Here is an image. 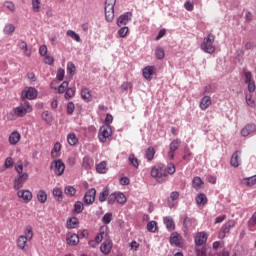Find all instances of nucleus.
<instances>
[{
  "mask_svg": "<svg viewBox=\"0 0 256 256\" xmlns=\"http://www.w3.org/2000/svg\"><path fill=\"white\" fill-rule=\"evenodd\" d=\"M213 43H215V36H213V34H208L207 37L203 39L200 49H202L204 53H209V55H212V53L215 51V46H213Z\"/></svg>",
  "mask_w": 256,
  "mask_h": 256,
  "instance_id": "obj_1",
  "label": "nucleus"
},
{
  "mask_svg": "<svg viewBox=\"0 0 256 256\" xmlns=\"http://www.w3.org/2000/svg\"><path fill=\"white\" fill-rule=\"evenodd\" d=\"M33 239V228L31 226H27L25 229V235H22L18 238L17 245L19 249H25V245H27V241H31Z\"/></svg>",
  "mask_w": 256,
  "mask_h": 256,
  "instance_id": "obj_2",
  "label": "nucleus"
},
{
  "mask_svg": "<svg viewBox=\"0 0 256 256\" xmlns=\"http://www.w3.org/2000/svg\"><path fill=\"white\" fill-rule=\"evenodd\" d=\"M50 169L54 171L57 177H61V175L65 173V163H63V160L61 159L54 160L50 164Z\"/></svg>",
  "mask_w": 256,
  "mask_h": 256,
  "instance_id": "obj_3",
  "label": "nucleus"
},
{
  "mask_svg": "<svg viewBox=\"0 0 256 256\" xmlns=\"http://www.w3.org/2000/svg\"><path fill=\"white\" fill-rule=\"evenodd\" d=\"M105 17L108 23L115 19V2H105Z\"/></svg>",
  "mask_w": 256,
  "mask_h": 256,
  "instance_id": "obj_4",
  "label": "nucleus"
},
{
  "mask_svg": "<svg viewBox=\"0 0 256 256\" xmlns=\"http://www.w3.org/2000/svg\"><path fill=\"white\" fill-rule=\"evenodd\" d=\"M113 134L111 125H105L100 128L98 138L101 143H105L109 137Z\"/></svg>",
  "mask_w": 256,
  "mask_h": 256,
  "instance_id": "obj_5",
  "label": "nucleus"
},
{
  "mask_svg": "<svg viewBox=\"0 0 256 256\" xmlns=\"http://www.w3.org/2000/svg\"><path fill=\"white\" fill-rule=\"evenodd\" d=\"M22 99H37V89L34 87H26L21 94Z\"/></svg>",
  "mask_w": 256,
  "mask_h": 256,
  "instance_id": "obj_6",
  "label": "nucleus"
},
{
  "mask_svg": "<svg viewBox=\"0 0 256 256\" xmlns=\"http://www.w3.org/2000/svg\"><path fill=\"white\" fill-rule=\"evenodd\" d=\"M95 195H97V190L95 188L89 189L84 195V203L86 205H93L95 203Z\"/></svg>",
  "mask_w": 256,
  "mask_h": 256,
  "instance_id": "obj_7",
  "label": "nucleus"
},
{
  "mask_svg": "<svg viewBox=\"0 0 256 256\" xmlns=\"http://www.w3.org/2000/svg\"><path fill=\"white\" fill-rule=\"evenodd\" d=\"M111 249H113V241L106 238L100 246V251L103 255H109V253H111Z\"/></svg>",
  "mask_w": 256,
  "mask_h": 256,
  "instance_id": "obj_8",
  "label": "nucleus"
},
{
  "mask_svg": "<svg viewBox=\"0 0 256 256\" xmlns=\"http://www.w3.org/2000/svg\"><path fill=\"white\" fill-rule=\"evenodd\" d=\"M132 18L133 13L131 12H125L124 14L120 15L117 19L118 27H121V25H127Z\"/></svg>",
  "mask_w": 256,
  "mask_h": 256,
  "instance_id": "obj_9",
  "label": "nucleus"
},
{
  "mask_svg": "<svg viewBox=\"0 0 256 256\" xmlns=\"http://www.w3.org/2000/svg\"><path fill=\"white\" fill-rule=\"evenodd\" d=\"M142 75L144 79H147V81H151L153 79V75H155V66H146L142 70Z\"/></svg>",
  "mask_w": 256,
  "mask_h": 256,
  "instance_id": "obj_10",
  "label": "nucleus"
},
{
  "mask_svg": "<svg viewBox=\"0 0 256 256\" xmlns=\"http://www.w3.org/2000/svg\"><path fill=\"white\" fill-rule=\"evenodd\" d=\"M17 197H19V199L24 200V202L29 203V201L33 199V193H31V191L29 190H19L17 192Z\"/></svg>",
  "mask_w": 256,
  "mask_h": 256,
  "instance_id": "obj_11",
  "label": "nucleus"
},
{
  "mask_svg": "<svg viewBox=\"0 0 256 256\" xmlns=\"http://www.w3.org/2000/svg\"><path fill=\"white\" fill-rule=\"evenodd\" d=\"M241 150H237L232 154L230 165L231 167H239L241 165Z\"/></svg>",
  "mask_w": 256,
  "mask_h": 256,
  "instance_id": "obj_12",
  "label": "nucleus"
},
{
  "mask_svg": "<svg viewBox=\"0 0 256 256\" xmlns=\"http://www.w3.org/2000/svg\"><path fill=\"white\" fill-rule=\"evenodd\" d=\"M195 243L198 247H201V245H205V243H207V233L205 232L197 233L195 237Z\"/></svg>",
  "mask_w": 256,
  "mask_h": 256,
  "instance_id": "obj_13",
  "label": "nucleus"
},
{
  "mask_svg": "<svg viewBox=\"0 0 256 256\" xmlns=\"http://www.w3.org/2000/svg\"><path fill=\"white\" fill-rule=\"evenodd\" d=\"M15 171L18 173L16 177L22 179L23 181H27V179H29V174H27V172H23L22 163L15 166Z\"/></svg>",
  "mask_w": 256,
  "mask_h": 256,
  "instance_id": "obj_14",
  "label": "nucleus"
},
{
  "mask_svg": "<svg viewBox=\"0 0 256 256\" xmlns=\"http://www.w3.org/2000/svg\"><path fill=\"white\" fill-rule=\"evenodd\" d=\"M192 187H193V189H195L196 191H200V189H204L205 183L203 182V180L201 179V177L196 176V177H194L193 180H192Z\"/></svg>",
  "mask_w": 256,
  "mask_h": 256,
  "instance_id": "obj_15",
  "label": "nucleus"
},
{
  "mask_svg": "<svg viewBox=\"0 0 256 256\" xmlns=\"http://www.w3.org/2000/svg\"><path fill=\"white\" fill-rule=\"evenodd\" d=\"M66 242L68 245H79V234L68 233L66 236Z\"/></svg>",
  "mask_w": 256,
  "mask_h": 256,
  "instance_id": "obj_16",
  "label": "nucleus"
},
{
  "mask_svg": "<svg viewBox=\"0 0 256 256\" xmlns=\"http://www.w3.org/2000/svg\"><path fill=\"white\" fill-rule=\"evenodd\" d=\"M233 227H235V221L229 220L222 226L220 235L222 233L223 237H225V235H227V233H229L231 231V229H233Z\"/></svg>",
  "mask_w": 256,
  "mask_h": 256,
  "instance_id": "obj_17",
  "label": "nucleus"
},
{
  "mask_svg": "<svg viewBox=\"0 0 256 256\" xmlns=\"http://www.w3.org/2000/svg\"><path fill=\"white\" fill-rule=\"evenodd\" d=\"M256 126L255 124H247L242 130L241 135L242 137H248V135H251V133H255Z\"/></svg>",
  "mask_w": 256,
  "mask_h": 256,
  "instance_id": "obj_18",
  "label": "nucleus"
},
{
  "mask_svg": "<svg viewBox=\"0 0 256 256\" xmlns=\"http://www.w3.org/2000/svg\"><path fill=\"white\" fill-rule=\"evenodd\" d=\"M170 243L176 247H181V235L177 232H173L170 236Z\"/></svg>",
  "mask_w": 256,
  "mask_h": 256,
  "instance_id": "obj_19",
  "label": "nucleus"
},
{
  "mask_svg": "<svg viewBox=\"0 0 256 256\" xmlns=\"http://www.w3.org/2000/svg\"><path fill=\"white\" fill-rule=\"evenodd\" d=\"M21 140V134L19 132L14 131L9 136V143L10 145H17Z\"/></svg>",
  "mask_w": 256,
  "mask_h": 256,
  "instance_id": "obj_20",
  "label": "nucleus"
},
{
  "mask_svg": "<svg viewBox=\"0 0 256 256\" xmlns=\"http://www.w3.org/2000/svg\"><path fill=\"white\" fill-rule=\"evenodd\" d=\"M167 179V168L165 166L158 168V183H163Z\"/></svg>",
  "mask_w": 256,
  "mask_h": 256,
  "instance_id": "obj_21",
  "label": "nucleus"
},
{
  "mask_svg": "<svg viewBox=\"0 0 256 256\" xmlns=\"http://www.w3.org/2000/svg\"><path fill=\"white\" fill-rule=\"evenodd\" d=\"M105 231H107V228L101 227L100 233L95 237L94 241H96L98 243V245H99V243H101V241H103V239L107 238L108 235H107V232H105Z\"/></svg>",
  "mask_w": 256,
  "mask_h": 256,
  "instance_id": "obj_22",
  "label": "nucleus"
},
{
  "mask_svg": "<svg viewBox=\"0 0 256 256\" xmlns=\"http://www.w3.org/2000/svg\"><path fill=\"white\" fill-rule=\"evenodd\" d=\"M67 229H77V225H79V219L77 217H72L67 220Z\"/></svg>",
  "mask_w": 256,
  "mask_h": 256,
  "instance_id": "obj_23",
  "label": "nucleus"
},
{
  "mask_svg": "<svg viewBox=\"0 0 256 256\" xmlns=\"http://www.w3.org/2000/svg\"><path fill=\"white\" fill-rule=\"evenodd\" d=\"M93 166V159H91L89 156H85L82 161V167L86 171H89L91 167Z\"/></svg>",
  "mask_w": 256,
  "mask_h": 256,
  "instance_id": "obj_24",
  "label": "nucleus"
},
{
  "mask_svg": "<svg viewBox=\"0 0 256 256\" xmlns=\"http://www.w3.org/2000/svg\"><path fill=\"white\" fill-rule=\"evenodd\" d=\"M211 102L212 101L210 96H204L200 102V109H202V111H205V109H207L209 105H211Z\"/></svg>",
  "mask_w": 256,
  "mask_h": 256,
  "instance_id": "obj_25",
  "label": "nucleus"
},
{
  "mask_svg": "<svg viewBox=\"0 0 256 256\" xmlns=\"http://www.w3.org/2000/svg\"><path fill=\"white\" fill-rule=\"evenodd\" d=\"M195 201L197 205H207V195H205L204 193H200L196 196Z\"/></svg>",
  "mask_w": 256,
  "mask_h": 256,
  "instance_id": "obj_26",
  "label": "nucleus"
},
{
  "mask_svg": "<svg viewBox=\"0 0 256 256\" xmlns=\"http://www.w3.org/2000/svg\"><path fill=\"white\" fill-rule=\"evenodd\" d=\"M81 98L84 101H86L87 103H89V101H91V91L89 90V88L83 87L81 89Z\"/></svg>",
  "mask_w": 256,
  "mask_h": 256,
  "instance_id": "obj_27",
  "label": "nucleus"
},
{
  "mask_svg": "<svg viewBox=\"0 0 256 256\" xmlns=\"http://www.w3.org/2000/svg\"><path fill=\"white\" fill-rule=\"evenodd\" d=\"M164 223H165L168 231H175V222L173 221L172 217L168 216V217L164 218Z\"/></svg>",
  "mask_w": 256,
  "mask_h": 256,
  "instance_id": "obj_28",
  "label": "nucleus"
},
{
  "mask_svg": "<svg viewBox=\"0 0 256 256\" xmlns=\"http://www.w3.org/2000/svg\"><path fill=\"white\" fill-rule=\"evenodd\" d=\"M59 151H61V143L56 142L51 151V158L57 159V157H59V155H58Z\"/></svg>",
  "mask_w": 256,
  "mask_h": 256,
  "instance_id": "obj_29",
  "label": "nucleus"
},
{
  "mask_svg": "<svg viewBox=\"0 0 256 256\" xmlns=\"http://www.w3.org/2000/svg\"><path fill=\"white\" fill-rule=\"evenodd\" d=\"M27 113H29V112L22 106H18L16 108H14V115H16V117H25V115H27Z\"/></svg>",
  "mask_w": 256,
  "mask_h": 256,
  "instance_id": "obj_30",
  "label": "nucleus"
},
{
  "mask_svg": "<svg viewBox=\"0 0 256 256\" xmlns=\"http://www.w3.org/2000/svg\"><path fill=\"white\" fill-rule=\"evenodd\" d=\"M23 185H25V180H22L21 178H18V176H16L14 179L15 191H19V189H22Z\"/></svg>",
  "mask_w": 256,
  "mask_h": 256,
  "instance_id": "obj_31",
  "label": "nucleus"
},
{
  "mask_svg": "<svg viewBox=\"0 0 256 256\" xmlns=\"http://www.w3.org/2000/svg\"><path fill=\"white\" fill-rule=\"evenodd\" d=\"M96 171L97 173H107V162L102 161L99 164L96 165Z\"/></svg>",
  "mask_w": 256,
  "mask_h": 256,
  "instance_id": "obj_32",
  "label": "nucleus"
},
{
  "mask_svg": "<svg viewBox=\"0 0 256 256\" xmlns=\"http://www.w3.org/2000/svg\"><path fill=\"white\" fill-rule=\"evenodd\" d=\"M116 203H119L120 205L127 203V197H125V194L122 192H116Z\"/></svg>",
  "mask_w": 256,
  "mask_h": 256,
  "instance_id": "obj_33",
  "label": "nucleus"
},
{
  "mask_svg": "<svg viewBox=\"0 0 256 256\" xmlns=\"http://www.w3.org/2000/svg\"><path fill=\"white\" fill-rule=\"evenodd\" d=\"M155 157V148L154 147H148L146 150V159L147 161H153Z\"/></svg>",
  "mask_w": 256,
  "mask_h": 256,
  "instance_id": "obj_34",
  "label": "nucleus"
},
{
  "mask_svg": "<svg viewBox=\"0 0 256 256\" xmlns=\"http://www.w3.org/2000/svg\"><path fill=\"white\" fill-rule=\"evenodd\" d=\"M243 183H245L247 187H253V185H256V175L252 177L244 178Z\"/></svg>",
  "mask_w": 256,
  "mask_h": 256,
  "instance_id": "obj_35",
  "label": "nucleus"
},
{
  "mask_svg": "<svg viewBox=\"0 0 256 256\" xmlns=\"http://www.w3.org/2000/svg\"><path fill=\"white\" fill-rule=\"evenodd\" d=\"M3 31L5 35H13V33H15V25L11 23L6 24Z\"/></svg>",
  "mask_w": 256,
  "mask_h": 256,
  "instance_id": "obj_36",
  "label": "nucleus"
},
{
  "mask_svg": "<svg viewBox=\"0 0 256 256\" xmlns=\"http://www.w3.org/2000/svg\"><path fill=\"white\" fill-rule=\"evenodd\" d=\"M66 35H68V37H71V39H74V41H77V43H81V37L75 31L68 30L66 32Z\"/></svg>",
  "mask_w": 256,
  "mask_h": 256,
  "instance_id": "obj_37",
  "label": "nucleus"
},
{
  "mask_svg": "<svg viewBox=\"0 0 256 256\" xmlns=\"http://www.w3.org/2000/svg\"><path fill=\"white\" fill-rule=\"evenodd\" d=\"M18 47H20V49L22 51H24V55H26L27 57H31V52H29V49H28V46H27V42L21 41L19 43Z\"/></svg>",
  "mask_w": 256,
  "mask_h": 256,
  "instance_id": "obj_38",
  "label": "nucleus"
},
{
  "mask_svg": "<svg viewBox=\"0 0 256 256\" xmlns=\"http://www.w3.org/2000/svg\"><path fill=\"white\" fill-rule=\"evenodd\" d=\"M109 195V188H104L103 191L99 194V201L100 203H104V201H107V197Z\"/></svg>",
  "mask_w": 256,
  "mask_h": 256,
  "instance_id": "obj_39",
  "label": "nucleus"
},
{
  "mask_svg": "<svg viewBox=\"0 0 256 256\" xmlns=\"http://www.w3.org/2000/svg\"><path fill=\"white\" fill-rule=\"evenodd\" d=\"M65 195H68V197H73L77 193V190L73 186H66L64 189Z\"/></svg>",
  "mask_w": 256,
  "mask_h": 256,
  "instance_id": "obj_40",
  "label": "nucleus"
},
{
  "mask_svg": "<svg viewBox=\"0 0 256 256\" xmlns=\"http://www.w3.org/2000/svg\"><path fill=\"white\" fill-rule=\"evenodd\" d=\"M181 147V141L179 139H175L170 143V151L174 152L177 151Z\"/></svg>",
  "mask_w": 256,
  "mask_h": 256,
  "instance_id": "obj_41",
  "label": "nucleus"
},
{
  "mask_svg": "<svg viewBox=\"0 0 256 256\" xmlns=\"http://www.w3.org/2000/svg\"><path fill=\"white\" fill-rule=\"evenodd\" d=\"M185 231H189L193 227V219L186 217L183 221Z\"/></svg>",
  "mask_w": 256,
  "mask_h": 256,
  "instance_id": "obj_42",
  "label": "nucleus"
},
{
  "mask_svg": "<svg viewBox=\"0 0 256 256\" xmlns=\"http://www.w3.org/2000/svg\"><path fill=\"white\" fill-rule=\"evenodd\" d=\"M39 203H45L47 201V193L44 190H40L37 194Z\"/></svg>",
  "mask_w": 256,
  "mask_h": 256,
  "instance_id": "obj_43",
  "label": "nucleus"
},
{
  "mask_svg": "<svg viewBox=\"0 0 256 256\" xmlns=\"http://www.w3.org/2000/svg\"><path fill=\"white\" fill-rule=\"evenodd\" d=\"M128 159L130 161V165L134 166L135 169L139 168V159H137V157H135V154H130Z\"/></svg>",
  "mask_w": 256,
  "mask_h": 256,
  "instance_id": "obj_44",
  "label": "nucleus"
},
{
  "mask_svg": "<svg viewBox=\"0 0 256 256\" xmlns=\"http://www.w3.org/2000/svg\"><path fill=\"white\" fill-rule=\"evenodd\" d=\"M42 119L43 121H45L46 123L50 124L53 121V116H51V113L49 111H44L42 113Z\"/></svg>",
  "mask_w": 256,
  "mask_h": 256,
  "instance_id": "obj_45",
  "label": "nucleus"
},
{
  "mask_svg": "<svg viewBox=\"0 0 256 256\" xmlns=\"http://www.w3.org/2000/svg\"><path fill=\"white\" fill-rule=\"evenodd\" d=\"M83 209H84L83 202H81V201L75 202L74 213H77V214L83 213Z\"/></svg>",
  "mask_w": 256,
  "mask_h": 256,
  "instance_id": "obj_46",
  "label": "nucleus"
},
{
  "mask_svg": "<svg viewBox=\"0 0 256 256\" xmlns=\"http://www.w3.org/2000/svg\"><path fill=\"white\" fill-rule=\"evenodd\" d=\"M147 231H149V233H155V231H157V222L156 221L148 222Z\"/></svg>",
  "mask_w": 256,
  "mask_h": 256,
  "instance_id": "obj_47",
  "label": "nucleus"
},
{
  "mask_svg": "<svg viewBox=\"0 0 256 256\" xmlns=\"http://www.w3.org/2000/svg\"><path fill=\"white\" fill-rule=\"evenodd\" d=\"M52 193L54 197H58V201H63V191L61 188H54Z\"/></svg>",
  "mask_w": 256,
  "mask_h": 256,
  "instance_id": "obj_48",
  "label": "nucleus"
},
{
  "mask_svg": "<svg viewBox=\"0 0 256 256\" xmlns=\"http://www.w3.org/2000/svg\"><path fill=\"white\" fill-rule=\"evenodd\" d=\"M111 221H113V213H106L102 218L104 225H109Z\"/></svg>",
  "mask_w": 256,
  "mask_h": 256,
  "instance_id": "obj_49",
  "label": "nucleus"
},
{
  "mask_svg": "<svg viewBox=\"0 0 256 256\" xmlns=\"http://www.w3.org/2000/svg\"><path fill=\"white\" fill-rule=\"evenodd\" d=\"M155 55L156 59H165V50H163L161 47H157Z\"/></svg>",
  "mask_w": 256,
  "mask_h": 256,
  "instance_id": "obj_50",
  "label": "nucleus"
},
{
  "mask_svg": "<svg viewBox=\"0 0 256 256\" xmlns=\"http://www.w3.org/2000/svg\"><path fill=\"white\" fill-rule=\"evenodd\" d=\"M75 96V88H67L65 91V99H71Z\"/></svg>",
  "mask_w": 256,
  "mask_h": 256,
  "instance_id": "obj_51",
  "label": "nucleus"
},
{
  "mask_svg": "<svg viewBox=\"0 0 256 256\" xmlns=\"http://www.w3.org/2000/svg\"><path fill=\"white\" fill-rule=\"evenodd\" d=\"M69 145H77V142L79 141L77 139V136L75 134H69L67 137Z\"/></svg>",
  "mask_w": 256,
  "mask_h": 256,
  "instance_id": "obj_52",
  "label": "nucleus"
},
{
  "mask_svg": "<svg viewBox=\"0 0 256 256\" xmlns=\"http://www.w3.org/2000/svg\"><path fill=\"white\" fill-rule=\"evenodd\" d=\"M56 79L58 81H63V79H65V69L59 68L57 70Z\"/></svg>",
  "mask_w": 256,
  "mask_h": 256,
  "instance_id": "obj_53",
  "label": "nucleus"
},
{
  "mask_svg": "<svg viewBox=\"0 0 256 256\" xmlns=\"http://www.w3.org/2000/svg\"><path fill=\"white\" fill-rule=\"evenodd\" d=\"M69 87V82L64 81L60 84V87H58V93H65Z\"/></svg>",
  "mask_w": 256,
  "mask_h": 256,
  "instance_id": "obj_54",
  "label": "nucleus"
},
{
  "mask_svg": "<svg viewBox=\"0 0 256 256\" xmlns=\"http://www.w3.org/2000/svg\"><path fill=\"white\" fill-rule=\"evenodd\" d=\"M127 33H129V27L124 26L118 30V35L122 38L127 37Z\"/></svg>",
  "mask_w": 256,
  "mask_h": 256,
  "instance_id": "obj_55",
  "label": "nucleus"
},
{
  "mask_svg": "<svg viewBox=\"0 0 256 256\" xmlns=\"http://www.w3.org/2000/svg\"><path fill=\"white\" fill-rule=\"evenodd\" d=\"M20 107L25 109L28 113H31V111H33V108H31V104L27 100H24Z\"/></svg>",
  "mask_w": 256,
  "mask_h": 256,
  "instance_id": "obj_56",
  "label": "nucleus"
},
{
  "mask_svg": "<svg viewBox=\"0 0 256 256\" xmlns=\"http://www.w3.org/2000/svg\"><path fill=\"white\" fill-rule=\"evenodd\" d=\"M67 73H69V75H75V64H73V62H68Z\"/></svg>",
  "mask_w": 256,
  "mask_h": 256,
  "instance_id": "obj_57",
  "label": "nucleus"
},
{
  "mask_svg": "<svg viewBox=\"0 0 256 256\" xmlns=\"http://www.w3.org/2000/svg\"><path fill=\"white\" fill-rule=\"evenodd\" d=\"M4 7L8 9V11H11V13H14L15 11V4H13L11 1L4 2Z\"/></svg>",
  "mask_w": 256,
  "mask_h": 256,
  "instance_id": "obj_58",
  "label": "nucleus"
},
{
  "mask_svg": "<svg viewBox=\"0 0 256 256\" xmlns=\"http://www.w3.org/2000/svg\"><path fill=\"white\" fill-rule=\"evenodd\" d=\"M75 113V104L73 102H68L67 104V114L73 115Z\"/></svg>",
  "mask_w": 256,
  "mask_h": 256,
  "instance_id": "obj_59",
  "label": "nucleus"
},
{
  "mask_svg": "<svg viewBox=\"0 0 256 256\" xmlns=\"http://www.w3.org/2000/svg\"><path fill=\"white\" fill-rule=\"evenodd\" d=\"M108 205H113L117 201V192L108 195Z\"/></svg>",
  "mask_w": 256,
  "mask_h": 256,
  "instance_id": "obj_60",
  "label": "nucleus"
},
{
  "mask_svg": "<svg viewBox=\"0 0 256 256\" xmlns=\"http://www.w3.org/2000/svg\"><path fill=\"white\" fill-rule=\"evenodd\" d=\"M32 9L35 13H39V10L41 9V2L40 1H33L32 2Z\"/></svg>",
  "mask_w": 256,
  "mask_h": 256,
  "instance_id": "obj_61",
  "label": "nucleus"
},
{
  "mask_svg": "<svg viewBox=\"0 0 256 256\" xmlns=\"http://www.w3.org/2000/svg\"><path fill=\"white\" fill-rule=\"evenodd\" d=\"M4 167H5V169H9V168L13 167V158H11V157L6 158V160L4 162Z\"/></svg>",
  "mask_w": 256,
  "mask_h": 256,
  "instance_id": "obj_62",
  "label": "nucleus"
},
{
  "mask_svg": "<svg viewBox=\"0 0 256 256\" xmlns=\"http://www.w3.org/2000/svg\"><path fill=\"white\" fill-rule=\"evenodd\" d=\"M44 61L46 65H53V63H55V58L51 55H46Z\"/></svg>",
  "mask_w": 256,
  "mask_h": 256,
  "instance_id": "obj_63",
  "label": "nucleus"
},
{
  "mask_svg": "<svg viewBox=\"0 0 256 256\" xmlns=\"http://www.w3.org/2000/svg\"><path fill=\"white\" fill-rule=\"evenodd\" d=\"M248 225L250 227H255V225H256V212L252 215V217L248 221Z\"/></svg>",
  "mask_w": 256,
  "mask_h": 256,
  "instance_id": "obj_64",
  "label": "nucleus"
}]
</instances>
